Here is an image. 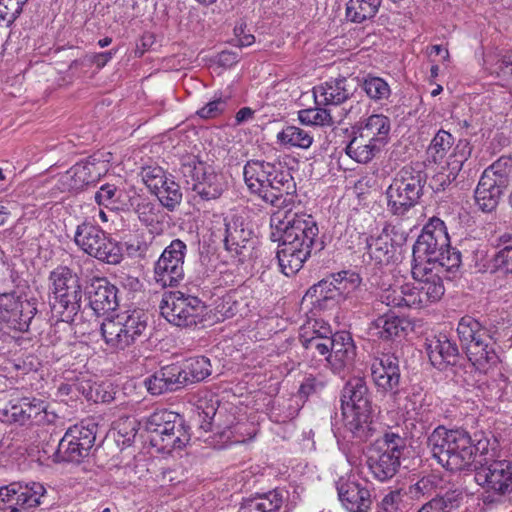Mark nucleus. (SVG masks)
I'll use <instances>...</instances> for the list:
<instances>
[{"instance_id":"6ab92c4d","label":"nucleus","mask_w":512,"mask_h":512,"mask_svg":"<svg viewBox=\"0 0 512 512\" xmlns=\"http://www.w3.org/2000/svg\"><path fill=\"white\" fill-rule=\"evenodd\" d=\"M445 250H448V232L445 222L440 218L432 217L413 246V261L421 258V253H426L428 257H446Z\"/></svg>"},{"instance_id":"79ce46f5","label":"nucleus","mask_w":512,"mask_h":512,"mask_svg":"<svg viewBox=\"0 0 512 512\" xmlns=\"http://www.w3.org/2000/svg\"><path fill=\"white\" fill-rule=\"evenodd\" d=\"M312 326H301L300 329V340L305 347V349L312 353L315 356L316 353L319 355L328 356L330 351V345L333 344L331 342V337L319 338V337H309V333Z\"/></svg>"},{"instance_id":"6e6d98bb","label":"nucleus","mask_w":512,"mask_h":512,"mask_svg":"<svg viewBox=\"0 0 512 512\" xmlns=\"http://www.w3.org/2000/svg\"><path fill=\"white\" fill-rule=\"evenodd\" d=\"M363 89L367 95L375 100L387 98L390 93L388 84L379 77H370L363 83Z\"/></svg>"},{"instance_id":"0eeeda50","label":"nucleus","mask_w":512,"mask_h":512,"mask_svg":"<svg viewBox=\"0 0 512 512\" xmlns=\"http://www.w3.org/2000/svg\"><path fill=\"white\" fill-rule=\"evenodd\" d=\"M457 333L469 360L477 369L485 370L497 362L488 331L476 319L471 316L462 317Z\"/></svg>"},{"instance_id":"423d86ee","label":"nucleus","mask_w":512,"mask_h":512,"mask_svg":"<svg viewBox=\"0 0 512 512\" xmlns=\"http://www.w3.org/2000/svg\"><path fill=\"white\" fill-rule=\"evenodd\" d=\"M145 428L153 446L163 452L181 449L190 440L183 418L172 411L158 410L147 417Z\"/></svg>"},{"instance_id":"4468645a","label":"nucleus","mask_w":512,"mask_h":512,"mask_svg":"<svg viewBox=\"0 0 512 512\" xmlns=\"http://www.w3.org/2000/svg\"><path fill=\"white\" fill-rule=\"evenodd\" d=\"M419 259L416 258V261H413L411 273L413 279L421 286L424 293L423 299L428 305L441 299L445 293L443 278H446L448 274L446 266L448 257H428L425 263Z\"/></svg>"},{"instance_id":"f03ea898","label":"nucleus","mask_w":512,"mask_h":512,"mask_svg":"<svg viewBox=\"0 0 512 512\" xmlns=\"http://www.w3.org/2000/svg\"><path fill=\"white\" fill-rule=\"evenodd\" d=\"M245 184L249 191L274 207H282L292 200L289 190L293 187L291 175L263 160H250L243 168Z\"/></svg>"},{"instance_id":"f8f14e48","label":"nucleus","mask_w":512,"mask_h":512,"mask_svg":"<svg viewBox=\"0 0 512 512\" xmlns=\"http://www.w3.org/2000/svg\"><path fill=\"white\" fill-rule=\"evenodd\" d=\"M76 245L86 254L109 264L121 261V248L101 228L84 222L77 226L74 235Z\"/></svg>"},{"instance_id":"4d7b16f0","label":"nucleus","mask_w":512,"mask_h":512,"mask_svg":"<svg viewBox=\"0 0 512 512\" xmlns=\"http://www.w3.org/2000/svg\"><path fill=\"white\" fill-rule=\"evenodd\" d=\"M79 390L82 391L87 400L93 401L95 403L110 402L113 399L111 393L104 390L101 384L94 383L93 385H89L88 383L81 382Z\"/></svg>"},{"instance_id":"4be33fe9","label":"nucleus","mask_w":512,"mask_h":512,"mask_svg":"<svg viewBox=\"0 0 512 512\" xmlns=\"http://www.w3.org/2000/svg\"><path fill=\"white\" fill-rule=\"evenodd\" d=\"M224 244L228 251L240 254L250 240L253 231L245 217L237 212H230L224 217Z\"/></svg>"},{"instance_id":"4c0bfd02","label":"nucleus","mask_w":512,"mask_h":512,"mask_svg":"<svg viewBox=\"0 0 512 512\" xmlns=\"http://www.w3.org/2000/svg\"><path fill=\"white\" fill-rule=\"evenodd\" d=\"M280 144L289 147L308 149L313 143V137L304 129L287 126L277 134Z\"/></svg>"},{"instance_id":"2f4dec72","label":"nucleus","mask_w":512,"mask_h":512,"mask_svg":"<svg viewBox=\"0 0 512 512\" xmlns=\"http://www.w3.org/2000/svg\"><path fill=\"white\" fill-rule=\"evenodd\" d=\"M356 131L382 148L389 138L390 121L388 117L384 115H371Z\"/></svg>"},{"instance_id":"393cba45","label":"nucleus","mask_w":512,"mask_h":512,"mask_svg":"<svg viewBox=\"0 0 512 512\" xmlns=\"http://www.w3.org/2000/svg\"><path fill=\"white\" fill-rule=\"evenodd\" d=\"M87 294L89 305L96 314H105L118 306L117 289L104 278L93 279Z\"/></svg>"},{"instance_id":"2eb2a0df","label":"nucleus","mask_w":512,"mask_h":512,"mask_svg":"<svg viewBox=\"0 0 512 512\" xmlns=\"http://www.w3.org/2000/svg\"><path fill=\"white\" fill-rule=\"evenodd\" d=\"M187 246L174 239L154 264V280L162 288L176 287L184 279V260Z\"/></svg>"},{"instance_id":"f704fd0d","label":"nucleus","mask_w":512,"mask_h":512,"mask_svg":"<svg viewBox=\"0 0 512 512\" xmlns=\"http://www.w3.org/2000/svg\"><path fill=\"white\" fill-rule=\"evenodd\" d=\"M249 302L239 292H232L224 296L217 306V312L223 318H232L234 316H245L249 312Z\"/></svg>"},{"instance_id":"5701e85b","label":"nucleus","mask_w":512,"mask_h":512,"mask_svg":"<svg viewBox=\"0 0 512 512\" xmlns=\"http://www.w3.org/2000/svg\"><path fill=\"white\" fill-rule=\"evenodd\" d=\"M371 376L375 385L382 391L395 390L400 380L397 357L391 354H382L375 358L371 364Z\"/></svg>"},{"instance_id":"09e8293b","label":"nucleus","mask_w":512,"mask_h":512,"mask_svg":"<svg viewBox=\"0 0 512 512\" xmlns=\"http://www.w3.org/2000/svg\"><path fill=\"white\" fill-rule=\"evenodd\" d=\"M160 203L168 209L175 208L182 200L180 186L169 176L163 188L155 194Z\"/></svg>"},{"instance_id":"9d476101","label":"nucleus","mask_w":512,"mask_h":512,"mask_svg":"<svg viewBox=\"0 0 512 512\" xmlns=\"http://www.w3.org/2000/svg\"><path fill=\"white\" fill-rule=\"evenodd\" d=\"M422 187L419 172L411 167L402 168L386 190L389 211L394 215H404L418 203Z\"/></svg>"},{"instance_id":"bf43d9fd","label":"nucleus","mask_w":512,"mask_h":512,"mask_svg":"<svg viewBox=\"0 0 512 512\" xmlns=\"http://www.w3.org/2000/svg\"><path fill=\"white\" fill-rule=\"evenodd\" d=\"M228 98L218 97L208 102L205 106L197 111L199 117L204 119L216 118L221 115L227 108Z\"/></svg>"},{"instance_id":"680f3d73","label":"nucleus","mask_w":512,"mask_h":512,"mask_svg":"<svg viewBox=\"0 0 512 512\" xmlns=\"http://www.w3.org/2000/svg\"><path fill=\"white\" fill-rule=\"evenodd\" d=\"M334 277L331 275L330 277L321 280L318 284L314 285L311 290L314 295L318 297V299H337L339 300L338 293L334 288Z\"/></svg>"},{"instance_id":"864d4df0","label":"nucleus","mask_w":512,"mask_h":512,"mask_svg":"<svg viewBox=\"0 0 512 512\" xmlns=\"http://www.w3.org/2000/svg\"><path fill=\"white\" fill-rule=\"evenodd\" d=\"M169 391H176L189 384L188 378L183 373V367L179 365H169L162 368Z\"/></svg>"},{"instance_id":"603ef678","label":"nucleus","mask_w":512,"mask_h":512,"mask_svg":"<svg viewBox=\"0 0 512 512\" xmlns=\"http://www.w3.org/2000/svg\"><path fill=\"white\" fill-rule=\"evenodd\" d=\"M68 433H71V436L75 438V441H78L80 443L81 448L83 450H90L95 442L96 435H95V427L92 425L89 426H83V425H74L73 427H70L67 430Z\"/></svg>"},{"instance_id":"39448f33","label":"nucleus","mask_w":512,"mask_h":512,"mask_svg":"<svg viewBox=\"0 0 512 512\" xmlns=\"http://www.w3.org/2000/svg\"><path fill=\"white\" fill-rule=\"evenodd\" d=\"M341 402L345 427L355 437L366 439L371 431L372 409L365 381L359 377L350 379L343 388Z\"/></svg>"},{"instance_id":"c9c22d12","label":"nucleus","mask_w":512,"mask_h":512,"mask_svg":"<svg viewBox=\"0 0 512 512\" xmlns=\"http://www.w3.org/2000/svg\"><path fill=\"white\" fill-rule=\"evenodd\" d=\"M428 446L432 457L445 468L448 465V429L438 426L429 436Z\"/></svg>"},{"instance_id":"052dcab7","label":"nucleus","mask_w":512,"mask_h":512,"mask_svg":"<svg viewBox=\"0 0 512 512\" xmlns=\"http://www.w3.org/2000/svg\"><path fill=\"white\" fill-rule=\"evenodd\" d=\"M403 285L402 286H390L383 289L379 295L381 303L391 307H403Z\"/></svg>"},{"instance_id":"e2e57ef3","label":"nucleus","mask_w":512,"mask_h":512,"mask_svg":"<svg viewBox=\"0 0 512 512\" xmlns=\"http://www.w3.org/2000/svg\"><path fill=\"white\" fill-rule=\"evenodd\" d=\"M471 149L469 147L468 142L460 141L453 154V160L450 161V175L455 172H459L463 166V164L467 161L470 156Z\"/></svg>"},{"instance_id":"9b49d317","label":"nucleus","mask_w":512,"mask_h":512,"mask_svg":"<svg viewBox=\"0 0 512 512\" xmlns=\"http://www.w3.org/2000/svg\"><path fill=\"white\" fill-rule=\"evenodd\" d=\"M160 311L169 323L178 327H191L203 322L206 306L197 297L175 291L163 295Z\"/></svg>"},{"instance_id":"49530a36","label":"nucleus","mask_w":512,"mask_h":512,"mask_svg":"<svg viewBox=\"0 0 512 512\" xmlns=\"http://www.w3.org/2000/svg\"><path fill=\"white\" fill-rule=\"evenodd\" d=\"M334 288L336 289L339 299L347 298L360 285V277L358 274L349 271H342L333 274Z\"/></svg>"},{"instance_id":"13d9d810","label":"nucleus","mask_w":512,"mask_h":512,"mask_svg":"<svg viewBox=\"0 0 512 512\" xmlns=\"http://www.w3.org/2000/svg\"><path fill=\"white\" fill-rule=\"evenodd\" d=\"M403 495L400 490H392L378 503V512H402Z\"/></svg>"},{"instance_id":"b1692460","label":"nucleus","mask_w":512,"mask_h":512,"mask_svg":"<svg viewBox=\"0 0 512 512\" xmlns=\"http://www.w3.org/2000/svg\"><path fill=\"white\" fill-rule=\"evenodd\" d=\"M337 490L339 500L348 512H369L372 499L365 485L347 480L340 482Z\"/></svg>"},{"instance_id":"72a5a7b5","label":"nucleus","mask_w":512,"mask_h":512,"mask_svg":"<svg viewBox=\"0 0 512 512\" xmlns=\"http://www.w3.org/2000/svg\"><path fill=\"white\" fill-rule=\"evenodd\" d=\"M382 0H349L346 7V17L354 23H362L373 18Z\"/></svg>"},{"instance_id":"e433bc0d","label":"nucleus","mask_w":512,"mask_h":512,"mask_svg":"<svg viewBox=\"0 0 512 512\" xmlns=\"http://www.w3.org/2000/svg\"><path fill=\"white\" fill-rule=\"evenodd\" d=\"M88 452V450H83L80 443L66 431L59 442L55 457L58 461L79 462Z\"/></svg>"},{"instance_id":"774afa93","label":"nucleus","mask_w":512,"mask_h":512,"mask_svg":"<svg viewBox=\"0 0 512 512\" xmlns=\"http://www.w3.org/2000/svg\"><path fill=\"white\" fill-rule=\"evenodd\" d=\"M448 501L444 497H435L418 510V512H448Z\"/></svg>"},{"instance_id":"ddd939ff","label":"nucleus","mask_w":512,"mask_h":512,"mask_svg":"<svg viewBox=\"0 0 512 512\" xmlns=\"http://www.w3.org/2000/svg\"><path fill=\"white\" fill-rule=\"evenodd\" d=\"M180 171L186 183L191 185L192 190L203 200L216 199L225 189L222 175L195 156L184 158Z\"/></svg>"},{"instance_id":"20e7f679","label":"nucleus","mask_w":512,"mask_h":512,"mask_svg":"<svg viewBox=\"0 0 512 512\" xmlns=\"http://www.w3.org/2000/svg\"><path fill=\"white\" fill-rule=\"evenodd\" d=\"M48 282L52 310L63 322H72L81 308L79 277L67 266H58L50 272Z\"/></svg>"},{"instance_id":"412c9836","label":"nucleus","mask_w":512,"mask_h":512,"mask_svg":"<svg viewBox=\"0 0 512 512\" xmlns=\"http://www.w3.org/2000/svg\"><path fill=\"white\" fill-rule=\"evenodd\" d=\"M488 441L472 444L470 435L463 429L450 430V470H464L473 464L474 450L486 449Z\"/></svg>"},{"instance_id":"f3484780","label":"nucleus","mask_w":512,"mask_h":512,"mask_svg":"<svg viewBox=\"0 0 512 512\" xmlns=\"http://www.w3.org/2000/svg\"><path fill=\"white\" fill-rule=\"evenodd\" d=\"M36 313L35 304L16 293L0 294V323L7 328L26 331Z\"/></svg>"},{"instance_id":"c756f323","label":"nucleus","mask_w":512,"mask_h":512,"mask_svg":"<svg viewBox=\"0 0 512 512\" xmlns=\"http://www.w3.org/2000/svg\"><path fill=\"white\" fill-rule=\"evenodd\" d=\"M283 490L274 489L243 500L238 512H279L285 499Z\"/></svg>"},{"instance_id":"3c124183","label":"nucleus","mask_w":512,"mask_h":512,"mask_svg":"<svg viewBox=\"0 0 512 512\" xmlns=\"http://www.w3.org/2000/svg\"><path fill=\"white\" fill-rule=\"evenodd\" d=\"M403 292V307L420 309L427 306L423 299L424 293L421 290V286L416 281L415 283L404 284Z\"/></svg>"},{"instance_id":"cd10ccee","label":"nucleus","mask_w":512,"mask_h":512,"mask_svg":"<svg viewBox=\"0 0 512 512\" xmlns=\"http://www.w3.org/2000/svg\"><path fill=\"white\" fill-rule=\"evenodd\" d=\"M100 175V171L93 162H80L66 171L60 177L59 182L63 190H80L95 183Z\"/></svg>"},{"instance_id":"aec40b11","label":"nucleus","mask_w":512,"mask_h":512,"mask_svg":"<svg viewBox=\"0 0 512 512\" xmlns=\"http://www.w3.org/2000/svg\"><path fill=\"white\" fill-rule=\"evenodd\" d=\"M11 418L21 424L45 425L54 423L57 415L48 411L47 404L37 398L24 397L11 403L7 409Z\"/></svg>"},{"instance_id":"58836bf2","label":"nucleus","mask_w":512,"mask_h":512,"mask_svg":"<svg viewBox=\"0 0 512 512\" xmlns=\"http://www.w3.org/2000/svg\"><path fill=\"white\" fill-rule=\"evenodd\" d=\"M427 353L431 364L439 370L448 368V337L441 334L439 337H433L428 340Z\"/></svg>"},{"instance_id":"8fccbe9b","label":"nucleus","mask_w":512,"mask_h":512,"mask_svg":"<svg viewBox=\"0 0 512 512\" xmlns=\"http://www.w3.org/2000/svg\"><path fill=\"white\" fill-rule=\"evenodd\" d=\"M28 0H0V24L13 23L23 11Z\"/></svg>"},{"instance_id":"473e14b6","label":"nucleus","mask_w":512,"mask_h":512,"mask_svg":"<svg viewBox=\"0 0 512 512\" xmlns=\"http://www.w3.org/2000/svg\"><path fill=\"white\" fill-rule=\"evenodd\" d=\"M380 149L381 147L373 141H369L358 131H355L354 136L346 146V154L358 163H368Z\"/></svg>"},{"instance_id":"7ed1b4c3","label":"nucleus","mask_w":512,"mask_h":512,"mask_svg":"<svg viewBox=\"0 0 512 512\" xmlns=\"http://www.w3.org/2000/svg\"><path fill=\"white\" fill-rule=\"evenodd\" d=\"M148 317L139 309L126 310L106 318L101 324V334L112 352H124L136 345L147 329Z\"/></svg>"},{"instance_id":"f257e3e1","label":"nucleus","mask_w":512,"mask_h":512,"mask_svg":"<svg viewBox=\"0 0 512 512\" xmlns=\"http://www.w3.org/2000/svg\"><path fill=\"white\" fill-rule=\"evenodd\" d=\"M270 225L279 234L281 241L277 258L281 271L286 276L297 273L310 257L319 229L311 215L292 212L285 203L270 218Z\"/></svg>"},{"instance_id":"de8ad7c7","label":"nucleus","mask_w":512,"mask_h":512,"mask_svg":"<svg viewBox=\"0 0 512 512\" xmlns=\"http://www.w3.org/2000/svg\"><path fill=\"white\" fill-rule=\"evenodd\" d=\"M141 179L147 188L153 193H159V189L163 188L169 176L159 166H146L140 172Z\"/></svg>"},{"instance_id":"338daca9","label":"nucleus","mask_w":512,"mask_h":512,"mask_svg":"<svg viewBox=\"0 0 512 512\" xmlns=\"http://www.w3.org/2000/svg\"><path fill=\"white\" fill-rule=\"evenodd\" d=\"M302 326H312L310 333L308 334L309 337L326 338L331 337L332 334L330 326L323 320H308Z\"/></svg>"},{"instance_id":"1a4fd4ad","label":"nucleus","mask_w":512,"mask_h":512,"mask_svg":"<svg viewBox=\"0 0 512 512\" xmlns=\"http://www.w3.org/2000/svg\"><path fill=\"white\" fill-rule=\"evenodd\" d=\"M404 439L396 433H385L374 441L368 449V467L380 481L392 478L399 465Z\"/></svg>"},{"instance_id":"a878e982","label":"nucleus","mask_w":512,"mask_h":512,"mask_svg":"<svg viewBox=\"0 0 512 512\" xmlns=\"http://www.w3.org/2000/svg\"><path fill=\"white\" fill-rule=\"evenodd\" d=\"M414 330V322L405 317L396 316L393 313L379 316L369 326L372 336L389 340L406 335Z\"/></svg>"},{"instance_id":"69168bd1","label":"nucleus","mask_w":512,"mask_h":512,"mask_svg":"<svg viewBox=\"0 0 512 512\" xmlns=\"http://www.w3.org/2000/svg\"><path fill=\"white\" fill-rule=\"evenodd\" d=\"M114 428L125 440H132L137 434V423L132 417L121 418L114 423Z\"/></svg>"},{"instance_id":"37998d69","label":"nucleus","mask_w":512,"mask_h":512,"mask_svg":"<svg viewBox=\"0 0 512 512\" xmlns=\"http://www.w3.org/2000/svg\"><path fill=\"white\" fill-rule=\"evenodd\" d=\"M447 137L448 132L441 129L435 135L431 144L428 148V155L432 159V161L440 166L441 168L448 167V157H447Z\"/></svg>"},{"instance_id":"7c9ffc66","label":"nucleus","mask_w":512,"mask_h":512,"mask_svg":"<svg viewBox=\"0 0 512 512\" xmlns=\"http://www.w3.org/2000/svg\"><path fill=\"white\" fill-rule=\"evenodd\" d=\"M314 97L317 105H339L349 97L346 88V79L339 78L327 81L324 84L314 87Z\"/></svg>"},{"instance_id":"bb28decb","label":"nucleus","mask_w":512,"mask_h":512,"mask_svg":"<svg viewBox=\"0 0 512 512\" xmlns=\"http://www.w3.org/2000/svg\"><path fill=\"white\" fill-rule=\"evenodd\" d=\"M330 351L326 360L335 371H341L345 367L352 365L356 348L351 335L348 332L336 333L332 338Z\"/></svg>"},{"instance_id":"ea45409f","label":"nucleus","mask_w":512,"mask_h":512,"mask_svg":"<svg viewBox=\"0 0 512 512\" xmlns=\"http://www.w3.org/2000/svg\"><path fill=\"white\" fill-rule=\"evenodd\" d=\"M182 367L189 384L200 382L211 374L210 360L204 356L190 358Z\"/></svg>"},{"instance_id":"5fc2aeb1","label":"nucleus","mask_w":512,"mask_h":512,"mask_svg":"<svg viewBox=\"0 0 512 512\" xmlns=\"http://www.w3.org/2000/svg\"><path fill=\"white\" fill-rule=\"evenodd\" d=\"M493 271L512 275V245L499 249L491 260Z\"/></svg>"},{"instance_id":"0e129e2a","label":"nucleus","mask_w":512,"mask_h":512,"mask_svg":"<svg viewBox=\"0 0 512 512\" xmlns=\"http://www.w3.org/2000/svg\"><path fill=\"white\" fill-rule=\"evenodd\" d=\"M145 385L152 395H160L169 391L162 369L145 379Z\"/></svg>"},{"instance_id":"a18cd8bd","label":"nucleus","mask_w":512,"mask_h":512,"mask_svg":"<svg viewBox=\"0 0 512 512\" xmlns=\"http://www.w3.org/2000/svg\"><path fill=\"white\" fill-rule=\"evenodd\" d=\"M122 197L123 192L121 190L117 189L112 184H105L97 191L95 200L101 206L118 210L123 208Z\"/></svg>"},{"instance_id":"c85d7f7f","label":"nucleus","mask_w":512,"mask_h":512,"mask_svg":"<svg viewBox=\"0 0 512 512\" xmlns=\"http://www.w3.org/2000/svg\"><path fill=\"white\" fill-rule=\"evenodd\" d=\"M396 246L387 228L377 237L367 240V253L376 265H388L396 260Z\"/></svg>"},{"instance_id":"c03bdc74","label":"nucleus","mask_w":512,"mask_h":512,"mask_svg":"<svg viewBox=\"0 0 512 512\" xmlns=\"http://www.w3.org/2000/svg\"><path fill=\"white\" fill-rule=\"evenodd\" d=\"M131 206L137 213L140 221L149 225L157 221V214L160 209V205L153 200L145 197H135L131 201Z\"/></svg>"},{"instance_id":"a211bd4d","label":"nucleus","mask_w":512,"mask_h":512,"mask_svg":"<svg viewBox=\"0 0 512 512\" xmlns=\"http://www.w3.org/2000/svg\"><path fill=\"white\" fill-rule=\"evenodd\" d=\"M475 480L499 496L512 493V462L509 460H494L480 468L475 466Z\"/></svg>"},{"instance_id":"dca6fc26","label":"nucleus","mask_w":512,"mask_h":512,"mask_svg":"<svg viewBox=\"0 0 512 512\" xmlns=\"http://www.w3.org/2000/svg\"><path fill=\"white\" fill-rule=\"evenodd\" d=\"M45 487L38 482H13L0 487V510L19 512L34 509L45 496Z\"/></svg>"},{"instance_id":"a19ab883","label":"nucleus","mask_w":512,"mask_h":512,"mask_svg":"<svg viewBox=\"0 0 512 512\" xmlns=\"http://www.w3.org/2000/svg\"><path fill=\"white\" fill-rule=\"evenodd\" d=\"M298 119L302 124L311 126H332L336 122L331 109L320 107L300 110Z\"/></svg>"},{"instance_id":"6e6552de","label":"nucleus","mask_w":512,"mask_h":512,"mask_svg":"<svg viewBox=\"0 0 512 512\" xmlns=\"http://www.w3.org/2000/svg\"><path fill=\"white\" fill-rule=\"evenodd\" d=\"M512 173V159L500 157L486 168L475 190V201L484 212L496 208Z\"/></svg>"}]
</instances>
